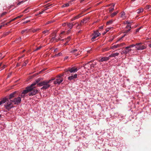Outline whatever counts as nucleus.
I'll list each match as a JSON object with an SVG mask.
<instances>
[{
    "label": "nucleus",
    "mask_w": 151,
    "mask_h": 151,
    "mask_svg": "<svg viewBox=\"0 0 151 151\" xmlns=\"http://www.w3.org/2000/svg\"><path fill=\"white\" fill-rule=\"evenodd\" d=\"M37 83L36 82V81L33 82L30 86H28L31 88V89L32 90V91L31 92H30L28 94L29 96H33L35 95L38 92V90L37 89H35V86Z\"/></svg>",
    "instance_id": "obj_1"
},
{
    "label": "nucleus",
    "mask_w": 151,
    "mask_h": 151,
    "mask_svg": "<svg viewBox=\"0 0 151 151\" xmlns=\"http://www.w3.org/2000/svg\"><path fill=\"white\" fill-rule=\"evenodd\" d=\"M49 82H46L45 81H43L40 82L37 84V85L39 86H43L41 88V90L46 89L49 88L50 85L49 84Z\"/></svg>",
    "instance_id": "obj_2"
},
{
    "label": "nucleus",
    "mask_w": 151,
    "mask_h": 151,
    "mask_svg": "<svg viewBox=\"0 0 151 151\" xmlns=\"http://www.w3.org/2000/svg\"><path fill=\"white\" fill-rule=\"evenodd\" d=\"M80 68L73 67L72 68H69L68 69L64 70L66 74H68V73L69 71L70 73H74L76 72Z\"/></svg>",
    "instance_id": "obj_3"
},
{
    "label": "nucleus",
    "mask_w": 151,
    "mask_h": 151,
    "mask_svg": "<svg viewBox=\"0 0 151 151\" xmlns=\"http://www.w3.org/2000/svg\"><path fill=\"white\" fill-rule=\"evenodd\" d=\"M32 90L31 89L30 87H29L28 86L26 87L25 89L23 91L22 93V94L20 95L21 98H24L25 96V95L29 92H32Z\"/></svg>",
    "instance_id": "obj_4"
},
{
    "label": "nucleus",
    "mask_w": 151,
    "mask_h": 151,
    "mask_svg": "<svg viewBox=\"0 0 151 151\" xmlns=\"http://www.w3.org/2000/svg\"><path fill=\"white\" fill-rule=\"evenodd\" d=\"M145 46L142 45L141 43H139L136 44L135 48L137 50H143L146 48Z\"/></svg>",
    "instance_id": "obj_5"
},
{
    "label": "nucleus",
    "mask_w": 151,
    "mask_h": 151,
    "mask_svg": "<svg viewBox=\"0 0 151 151\" xmlns=\"http://www.w3.org/2000/svg\"><path fill=\"white\" fill-rule=\"evenodd\" d=\"M62 76H58L56 78L54 81V84H60L63 81V78H61Z\"/></svg>",
    "instance_id": "obj_6"
},
{
    "label": "nucleus",
    "mask_w": 151,
    "mask_h": 151,
    "mask_svg": "<svg viewBox=\"0 0 151 151\" xmlns=\"http://www.w3.org/2000/svg\"><path fill=\"white\" fill-rule=\"evenodd\" d=\"M21 97H18L14 98V99L12 100L13 103H14L15 105H18L21 103Z\"/></svg>",
    "instance_id": "obj_7"
},
{
    "label": "nucleus",
    "mask_w": 151,
    "mask_h": 151,
    "mask_svg": "<svg viewBox=\"0 0 151 151\" xmlns=\"http://www.w3.org/2000/svg\"><path fill=\"white\" fill-rule=\"evenodd\" d=\"M100 35V33H99L98 31H94V33L93 34L92 36H93L91 38V40L93 41L97 37L99 36Z\"/></svg>",
    "instance_id": "obj_8"
},
{
    "label": "nucleus",
    "mask_w": 151,
    "mask_h": 151,
    "mask_svg": "<svg viewBox=\"0 0 151 151\" xmlns=\"http://www.w3.org/2000/svg\"><path fill=\"white\" fill-rule=\"evenodd\" d=\"M125 50H124L122 51L121 53V54H127L132 50L131 49H129L128 46L125 47Z\"/></svg>",
    "instance_id": "obj_9"
},
{
    "label": "nucleus",
    "mask_w": 151,
    "mask_h": 151,
    "mask_svg": "<svg viewBox=\"0 0 151 151\" xmlns=\"http://www.w3.org/2000/svg\"><path fill=\"white\" fill-rule=\"evenodd\" d=\"M78 51V50L77 49H72L71 50L70 52L72 54L75 55L76 56H77L80 54L79 53H76V52Z\"/></svg>",
    "instance_id": "obj_10"
},
{
    "label": "nucleus",
    "mask_w": 151,
    "mask_h": 151,
    "mask_svg": "<svg viewBox=\"0 0 151 151\" xmlns=\"http://www.w3.org/2000/svg\"><path fill=\"white\" fill-rule=\"evenodd\" d=\"M16 93L17 91H16L12 92L9 95V97L7 98H8L9 100H11V99L15 97V94Z\"/></svg>",
    "instance_id": "obj_11"
},
{
    "label": "nucleus",
    "mask_w": 151,
    "mask_h": 151,
    "mask_svg": "<svg viewBox=\"0 0 151 151\" xmlns=\"http://www.w3.org/2000/svg\"><path fill=\"white\" fill-rule=\"evenodd\" d=\"M77 77V75L76 74H75L74 75H72L68 77V79L69 81H71L74 79L76 78Z\"/></svg>",
    "instance_id": "obj_12"
},
{
    "label": "nucleus",
    "mask_w": 151,
    "mask_h": 151,
    "mask_svg": "<svg viewBox=\"0 0 151 151\" xmlns=\"http://www.w3.org/2000/svg\"><path fill=\"white\" fill-rule=\"evenodd\" d=\"M110 58L109 56L108 57H103L101 58L99 60L100 62H103L108 60Z\"/></svg>",
    "instance_id": "obj_13"
},
{
    "label": "nucleus",
    "mask_w": 151,
    "mask_h": 151,
    "mask_svg": "<svg viewBox=\"0 0 151 151\" xmlns=\"http://www.w3.org/2000/svg\"><path fill=\"white\" fill-rule=\"evenodd\" d=\"M71 39L70 37L69 36L67 38H65V40L66 41V42L64 44V45H66L68 44V42L70 41Z\"/></svg>",
    "instance_id": "obj_14"
},
{
    "label": "nucleus",
    "mask_w": 151,
    "mask_h": 151,
    "mask_svg": "<svg viewBox=\"0 0 151 151\" xmlns=\"http://www.w3.org/2000/svg\"><path fill=\"white\" fill-rule=\"evenodd\" d=\"M81 16H80V14H79L74 17L72 18L71 19V21H73L75 20H76V19H78Z\"/></svg>",
    "instance_id": "obj_15"
},
{
    "label": "nucleus",
    "mask_w": 151,
    "mask_h": 151,
    "mask_svg": "<svg viewBox=\"0 0 151 151\" xmlns=\"http://www.w3.org/2000/svg\"><path fill=\"white\" fill-rule=\"evenodd\" d=\"M67 26L70 29H71L73 28V26L74 25V24H73L72 23H67Z\"/></svg>",
    "instance_id": "obj_16"
},
{
    "label": "nucleus",
    "mask_w": 151,
    "mask_h": 151,
    "mask_svg": "<svg viewBox=\"0 0 151 151\" xmlns=\"http://www.w3.org/2000/svg\"><path fill=\"white\" fill-rule=\"evenodd\" d=\"M92 61H91L88 62L87 64H85L84 67L85 69H88V67L90 66V63Z\"/></svg>",
    "instance_id": "obj_17"
},
{
    "label": "nucleus",
    "mask_w": 151,
    "mask_h": 151,
    "mask_svg": "<svg viewBox=\"0 0 151 151\" xmlns=\"http://www.w3.org/2000/svg\"><path fill=\"white\" fill-rule=\"evenodd\" d=\"M119 55V53H113L111 55H109V58H111L112 57H115L116 56H118Z\"/></svg>",
    "instance_id": "obj_18"
},
{
    "label": "nucleus",
    "mask_w": 151,
    "mask_h": 151,
    "mask_svg": "<svg viewBox=\"0 0 151 151\" xmlns=\"http://www.w3.org/2000/svg\"><path fill=\"white\" fill-rule=\"evenodd\" d=\"M143 9L142 8H140L137 10V14H139L140 13L143 12Z\"/></svg>",
    "instance_id": "obj_19"
},
{
    "label": "nucleus",
    "mask_w": 151,
    "mask_h": 151,
    "mask_svg": "<svg viewBox=\"0 0 151 151\" xmlns=\"http://www.w3.org/2000/svg\"><path fill=\"white\" fill-rule=\"evenodd\" d=\"M125 13L124 12H122L121 13V17L123 19H124L125 18Z\"/></svg>",
    "instance_id": "obj_20"
},
{
    "label": "nucleus",
    "mask_w": 151,
    "mask_h": 151,
    "mask_svg": "<svg viewBox=\"0 0 151 151\" xmlns=\"http://www.w3.org/2000/svg\"><path fill=\"white\" fill-rule=\"evenodd\" d=\"M29 31V29H25L23 30H22L21 32V33L22 34H23L24 32L27 33Z\"/></svg>",
    "instance_id": "obj_21"
},
{
    "label": "nucleus",
    "mask_w": 151,
    "mask_h": 151,
    "mask_svg": "<svg viewBox=\"0 0 151 151\" xmlns=\"http://www.w3.org/2000/svg\"><path fill=\"white\" fill-rule=\"evenodd\" d=\"M118 13V11H116L114 13H111L110 15L111 17H113L115 16Z\"/></svg>",
    "instance_id": "obj_22"
},
{
    "label": "nucleus",
    "mask_w": 151,
    "mask_h": 151,
    "mask_svg": "<svg viewBox=\"0 0 151 151\" xmlns=\"http://www.w3.org/2000/svg\"><path fill=\"white\" fill-rule=\"evenodd\" d=\"M49 30H45L42 32V33L44 34H45V35H48L49 33Z\"/></svg>",
    "instance_id": "obj_23"
},
{
    "label": "nucleus",
    "mask_w": 151,
    "mask_h": 151,
    "mask_svg": "<svg viewBox=\"0 0 151 151\" xmlns=\"http://www.w3.org/2000/svg\"><path fill=\"white\" fill-rule=\"evenodd\" d=\"M119 47H120V44H117L113 46L112 47V48L113 49L114 48H117Z\"/></svg>",
    "instance_id": "obj_24"
},
{
    "label": "nucleus",
    "mask_w": 151,
    "mask_h": 151,
    "mask_svg": "<svg viewBox=\"0 0 151 151\" xmlns=\"http://www.w3.org/2000/svg\"><path fill=\"white\" fill-rule=\"evenodd\" d=\"M113 22L112 20H111L106 22V24L108 25L111 24Z\"/></svg>",
    "instance_id": "obj_25"
},
{
    "label": "nucleus",
    "mask_w": 151,
    "mask_h": 151,
    "mask_svg": "<svg viewBox=\"0 0 151 151\" xmlns=\"http://www.w3.org/2000/svg\"><path fill=\"white\" fill-rule=\"evenodd\" d=\"M115 5V4H114L113 5V7L112 8H109V12H110L111 13L112 11H113V10H114V6Z\"/></svg>",
    "instance_id": "obj_26"
},
{
    "label": "nucleus",
    "mask_w": 151,
    "mask_h": 151,
    "mask_svg": "<svg viewBox=\"0 0 151 151\" xmlns=\"http://www.w3.org/2000/svg\"><path fill=\"white\" fill-rule=\"evenodd\" d=\"M69 6V3H66L65 4H63L62 7H68Z\"/></svg>",
    "instance_id": "obj_27"
},
{
    "label": "nucleus",
    "mask_w": 151,
    "mask_h": 151,
    "mask_svg": "<svg viewBox=\"0 0 151 151\" xmlns=\"http://www.w3.org/2000/svg\"><path fill=\"white\" fill-rule=\"evenodd\" d=\"M89 20L88 19H83V21H82L81 22V23L83 22H85L86 23Z\"/></svg>",
    "instance_id": "obj_28"
},
{
    "label": "nucleus",
    "mask_w": 151,
    "mask_h": 151,
    "mask_svg": "<svg viewBox=\"0 0 151 151\" xmlns=\"http://www.w3.org/2000/svg\"><path fill=\"white\" fill-rule=\"evenodd\" d=\"M62 55V53L61 52H60L58 54L55 55L54 56V57H58L61 56Z\"/></svg>",
    "instance_id": "obj_29"
},
{
    "label": "nucleus",
    "mask_w": 151,
    "mask_h": 151,
    "mask_svg": "<svg viewBox=\"0 0 151 151\" xmlns=\"http://www.w3.org/2000/svg\"><path fill=\"white\" fill-rule=\"evenodd\" d=\"M129 48V49H130V48L132 47H136V44H132V45H130L129 46H128Z\"/></svg>",
    "instance_id": "obj_30"
},
{
    "label": "nucleus",
    "mask_w": 151,
    "mask_h": 151,
    "mask_svg": "<svg viewBox=\"0 0 151 151\" xmlns=\"http://www.w3.org/2000/svg\"><path fill=\"white\" fill-rule=\"evenodd\" d=\"M39 30H40V29L37 28V29H34L32 30V31L33 32H37V31Z\"/></svg>",
    "instance_id": "obj_31"
},
{
    "label": "nucleus",
    "mask_w": 151,
    "mask_h": 151,
    "mask_svg": "<svg viewBox=\"0 0 151 151\" xmlns=\"http://www.w3.org/2000/svg\"><path fill=\"white\" fill-rule=\"evenodd\" d=\"M40 80L41 79L40 78H38L36 79L35 81H36V82L38 84V83H40L39 82L40 81Z\"/></svg>",
    "instance_id": "obj_32"
},
{
    "label": "nucleus",
    "mask_w": 151,
    "mask_h": 151,
    "mask_svg": "<svg viewBox=\"0 0 151 151\" xmlns=\"http://www.w3.org/2000/svg\"><path fill=\"white\" fill-rule=\"evenodd\" d=\"M6 13H7V12H4L2 13L0 15V16L1 17H2L4 15L6 14Z\"/></svg>",
    "instance_id": "obj_33"
},
{
    "label": "nucleus",
    "mask_w": 151,
    "mask_h": 151,
    "mask_svg": "<svg viewBox=\"0 0 151 151\" xmlns=\"http://www.w3.org/2000/svg\"><path fill=\"white\" fill-rule=\"evenodd\" d=\"M42 47V46H39V47H37L36 49L35 50V51H37L38 50H39Z\"/></svg>",
    "instance_id": "obj_34"
},
{
    "label": "nucleus",
    "mask_w": 151,
    "mask_h": 151,
    "mask_svg": "<svg viewBox=\"0 0 151 151\" xmlns=\"http://www.w3.org/2000/svg\"><path fill=\"white\" fill-rule=\"evenodd\" d=\"M28 62L27 61L25 62H24V63H23L22 66H25L27 65Z\"/></svg>",
    "instance_id": "obj_35"
},
{
    "label": "nucleus",
    "mask_w": 151,
    "mask_h": 151,
    "mask_svg": "<svg viewBox=\"0 0 151 151\" xmlns=\"http://www.w3.org/2000/svg\"><path fill=\"white\" fill-rule=\"evenodd\" d=\"M90 68H94L95 67V65L94 64V63H92L91 64L90 63Z\"/></svg>",
    "instance_id": "obj_36"
},
{
    "label": "nucleus",
    "mask_w": 151,
    "mask_h": 151,
    "mask_svg": "<svg viewBox=\"0 0 151 151\" xmlns=\"http://www.w3.org/2000/svg\"><path fill=\"white\" fill-rule=\"evenodd\" d=\"M24 2V1H21L19 2L17 4V5H19L23 3Z\"/></svg>",
    "instance_id": "obj_37"
},
{
    "label": "nucleus",
    "mask_w": 151,
    "mask_h": 151,
    "mask_svg": "<svg viewBox=\"0 0 151 151\" xmlns=\"http://www.w3.org/2000/svg\"><path fill=\"white\" fill-rule=\"evenodd\" d=\"M28 10V9L27 8V9H26L24 11V13H26L27 12H28L29 11Z\"/></svg>",
    "instance_id": "obj_38"
},
{
    "label": "nucleus",
    "mask_w": 151,
    "mask_h": 151,
    "mask_svg": "<svg viewBox=\"0 0 151 151\" xmlns=\"http://www.w3.org/2000/svg\"><path fill=\"white\" fill-rule=\"evenodd\" d=\"M30 22V21L29 20H27V21H25L24 22H23V23L24 24H25L29 22Z\"/></svg>",
    "instance_id": "obj_39"
},
{
    "label": "nucleus",
    "mask_w": 151,
    "mask_h": 151,
    "mask_svg": "<svg viewBox=\"0 0 151 151\" xmlns=\"http://www.w3.org/2000/svg\"><path fill=\"white\" fill-rule=\"evenodd\" d=\"M125 43H122L121 44H120V47L122 46H123L125 45Z\"/></svg>",
    "instance_id": "obj_40"
},
{
    "label": "nucleus",
    "mask_w": 151,
    "mask_h": 151,
    "mask_svg": "<svg viewBox=\"0 0 151 151\" xmlns=\"http://www.w3.org/2000/svg\"><path fill=\"white\" fill-rule=\"evenodd\" d=\"M6 65H3V66L1 67L2 69L0 70V71L2 70V69H4Z\"/></svg>",
    "instance_id": "obj_41"
},
{
    "label": "nucleus",
    "mask_w": 151,
    "mask_h": 151,
    "mask_svg": "<svg viewBox=\"0 0 151 151\" xmlns=\"http://www.w3.org/2000/svg\"><path fill=\"white\" fill-rule=\"evenodd\" d=\"M4 57V56L2 57V54L1 53H0V59H2Z\"/></svg>",
    "instance_id": "obj_42"
},
{
    "label": "nucleus",
    "mask_w": 151,
    "mask_h": 151,
    "mask_svg": "<svg viewBox=\"0 0 151 151\" xmlns=\"http://www.w3.org/2000/svg\"><path fill=\"white\" fill-rule=\"evenodd\" d=\"M132 22H130L129 21H126V23L128 24H130L131 23H132Z\"/></svg>",
    "instance_id": "obj_43"
},
{
    "label": "nucleus",
    "mask_w": 151,
    "mask_h": 151,
    "mask_svg": "<svg viewBox=\"0 0 151 151\" xmlns=\"http://www.w3.org/2000/svg\"><path fill=\"white\" fill-rule=\"evenodd\" d=\"M52 22H52V21H48V22L46 23V24H50V23H52Z\"/></svg>",
    "instance_id": "obj_44"
},
{
    "label": "nucleus",
    "mask_w": 151,
    "mask_h": 151,
    "mask_svg": "<svg viewBox=\"0 0 151 151\" xmlns=\"http://www.w3.org/2000/svg\"><path fill=\"white\" fill-rule=\"evenodd\" d=\"M17 19V17L15 18H14L12 19L11 20V21H14V20H15L16 19Z\"/></svg>",
    "instance_id": "obj_45"
},
{
    "label": "nucleus",
    "mask_w": 151,
    "mask_h": 151,
    "mask_svg": "<svg viewBox=\"0 0 151 151\" xmlns=\"http://www.w3.org/2000/svg\"><path fill=\"white\" fill-rule=\"evenodd\" d=\"M103 28V26H101L99 27V29H102Z\"/></svg>",
    "instance_id": "obj_46"
},
{
    "label": "nucleus",
    "mask_w": 151,
    "mask_h": 151,
    "mask_svg": "<svg viewBox=\"0 0 151 151\" xmlns=\"http://www.w3.org/2000/svg\"><path fill=\"white\" fill-rule=\"evenodd\" d=\"M140 29V28H138L137 29H136V32H138L139 31V30Z\"/></svg>",
    "instance_id": "obj_47"
},
{
    "label": "nucleus",
    "mask_w": 151,
    "mask_h": 151,
    "mask_svg": "<svg viewBox=\"0 0 151 151\" xmlns=\"http://www.w3.org/2000/svg\"><path fill=\"white\" fill-rule=\"evenodd\" d=\"M43 13V11H42L41 12H40L38 14H37V15H38L40 14H42Z\"/></svg>",
    "instance_id": "obj_48"
},
{
    "label": "nucleus",
    "mask_w": 151,
    "mask_h": 151,
    "mask_svg": "<svg viewBox=\"0 0 151 151\" xmlns=\"http://www.w3.org/2000/svg\"><path fill=\"white\" fill-rule=\"evenodd\" d=\"M129 27L130 28L131 27V26H129V25H128L126 27V28L128 29Z\"/></svg>",
    "instance_id": "obj_49"
},
{
    "label": "nucleus",
    "mask_w": 151,
    "mask_h": 151,
    "mask_svg": "<svg viewBox=\"0 0 151 151\" xmlns=\"http://www.w3.org/2000/svg\"><path fill=\"white\" fill-rule=\"evenodd\" d=\"M46 82H49V83L51 82V80H50L48 81H45Z\"/></svg>",
    "instance_id": "obj_50"
},
{
    "label": "nucleus",
    "mask_w": 151,
    "mask_h": 151,
    "mask_svg": "<svg viewBox=\"0 0 151 151\" xmlns=\"http://www.w3.org/2000/svg\"><path fill=\"white\" fill-rule=\"evenodd\" d=\"M66 25H67V24H66V23H64L63 24L62 26H65Z\"/></svg>",
    "instance_id": "obj_51"
},
{
    "label": "nucleus",
    "mask_w": 151,
    "mask_h": 151,
    "mask_svg": "<svg viewBox=\"0 0 151 151\" xmlns=\"http://www.w3.org/2000/svg\"><path fill=\"white\" fill-rule=\"evenodd\" d=\"M21 39H22L21 37H20L19 38H18L17 40H18L19 41H21Z\"/></svg>",
    "instance_id": "obj_52"
},
{
    "label": "nucleus",
    "mask_w": 151,
    "mask_h": 151,
    "mask_svg": "<svg viewBox=\"0 0 151 151\" xmlns=\"http://www.w3.org/2000/svg\"><path fill=\"white\" fill-rule=\"evenodd\" d=\"M22 16V15H20V16H18L17 17V19H18L19 18H21Z\"/></svg>",
    "instance_id": "obj_53"
},
{
    "label": "nucleus",
    "mask_w": 151,
    "mask_h": 151,
    "mask_svg": "<svg viewBox=\"0 0 151 151\" xmlns=\"http://www.w3.org/2000/svg\"><path fill=\"white\" fill-rule=\"evenodd\" d=\"M147 6L148 7H147V8H148V9H149L150 10V8H151V7H150V6Z\"/></svg>",
    "instance_id": "obj_54"
},
{
    "label": "nucleus",
    "mask_w": 151,
    "mask_h": 151,
    "mask_svg": "<svg viewBox=\"0 0 151 151\" xmlns=\"http://www.w3.org/2000/svg\"><path fill=\"white\" fill-rule=\"evenodd\" d=\"M4 25H0V29H1L3 26H4Z\"/></svg>",
    "instance_id": "obj_55"
},
{
    "label": "nucleus",
    "mask_w": 151,
    "mask_h": 151,
    "mask_svg": "<svg viewBox=\"0 0 151 151\" xmlns=\"http://www.w3.org/2000/svg\"><path fill=\"white\" fill-rule=\"evenodd\" d=\"M20 65V64H19V63H18L17 64V67L19 66Z\"/></svg>",
    "instance_id": "obj_56"
},
{
    "label": "nucleus",
    "mask_w": 151,
    "mask_h": 151,
    "mask_svg": "<svg viewBox=\"0 0 151 151\" xmlns=\"http://www.w3.org/2000/svg\"><path fill=\"white\" fill-rule=\"evenodd\" d=\"M58 50V49L57 48H55L54 50V52H56Z\"/></svg>",
    "instance_id": "obj_57"
},
{
    "label": "nucleus",
    "mask_w": 151,
    "mask_h": 151,
    "mask_svg": "<svg viewBox=\"0 0 151 151\" xmlns=\"http://www.w3.org/2000/svg\"><path fill=\"white\" fill-rule=\"evenodd\" d=\"M149 47L151 48V43L150 44H149L148 45Z\"/></svg>",
    "instance_id": "obj_58"
},
{
    "label": "nucleus",
    "mask_w": 151,
    "mask_h": 151,
    "mask_svg": "<svg viewBox=\"0 0 151 151\" xmlns=\"http://www.w3.org/2000/svg\"><path fill=\"white\" fill-rule=\"evenodd\" d=\"M70 29H69L68 30V33L70 31H71Z\"/></svg>",
    "instance_id": "obj_59"
},
{
    "label": "nucleus",
    "mask_w": 151,
    "mask_h": 151,
    "mask_svg": "<svg viewBox=\"0 0 151 151\" xmlns=\"http://www.w3.org/2000/svg\"><path fill=\"white\" fill-rule=\"evenodd\" d=\"M131 30V28H129L128 29V31H129Z\"/></svg>",
    "instance_id": "obj_60"
},
{
    "label": "nucleus",
    "mask_w": 151,
    "mask_h": 151,
    "mask_svg": "<svg viewBox=\"0 0 151 151\" xmlns=\"http://www.w3.org/2000/svg\"><path fill=\"white\" fill-rule=\"evenodd\" d=\"M12 21H11V20L9 22H8V24H9Z\"/></svg>",
    "instance_id": "obj_61"
},
{
    "label": "nucleus",
    "mask_w": 151,
    "mask_h": 151,
    "mask_svg": "<svg viewBox=\"0 0 151 151\" xmlns=\"http://www.w3.org/2000/svg\"><path fill=\"white\" fill-rule=\"evenodd\" d=\"M96 63H97L96 62H94V64L95 65L96 64Z\"/></svg>",
    "instance_id": "obj_62"
},
{
    "label": "nucleus",
    "mask_w": 151,
    "mask_h": 151,
    "mask_svg": "<svg viewBox=\"0 0 151 151\" xmlns=\"http://www.w3.org/2000/svg\"><path fill=\"white\" fill-rule=\"evenodd\" d=\"M51 81H52V80H55V79L54 78H52V79H51Z\"/></svg>",
    "instance_id": "obj_63"
},
{
    "label": "nucleus",
    "mask_w": 151,
    "mask_h": 151,
    "mask_svg": "<svg viewBox=\"0 0 151 151\" xmlns=\"http://www.w3.org/2000/svg\"><path fill=\"white\" fill-rule=\"evenodd\" d=\"M24 55H23L21 57H23L24 56Z\"/></svg>",
    "instance_id": "obj_64"
}]
</instances>
